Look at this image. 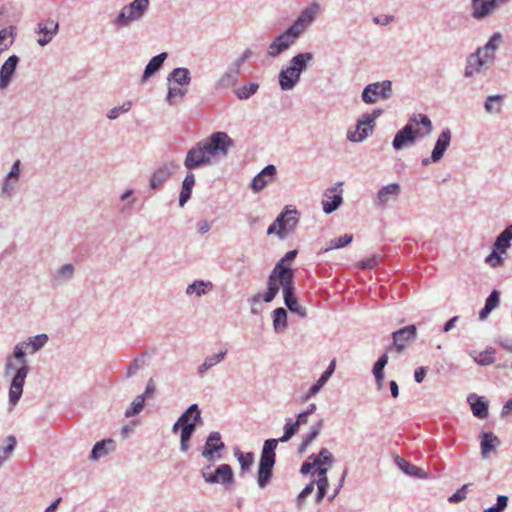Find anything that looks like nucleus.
<instances>
[{
  "label": "nucleus",
  "mask_w": 512,
  "mask_h": 512,
  "mask_svg": "<svg viewBox=\"0 0 512 512\" xmlns=\"http://www.w3.org/2000/svg\"><path fill=\"white\" fill-rule=\"evenodd\" d=\"M276 168L274 165L266 166L252 181V189L254 192L261 191L268 183L274 180Z\"/></svg>",
  "instance_id": "4be33fe9"
},
{
  "label": "nucleus",
  "mask_w": 512,
  "mask_h": 512,
  "mask_svg": "<svg viewBox=\"0 0 512 512\" xmlns=\"http://www.w3.org/2000/svg\"><path fill=\"white\" fill-rule=\"evenodd\" d=\"M144 401H145V397L144 395H140L138 396L133 402H132V407L131 409H128L126 411V416L127 417H130V416H133L137 413H139L142 408H143V405H144Z\"/></svg>",
  "instance_id": "49530a36"
},
{
  "label": "nucleus",
  "mask_w": 512,
  "mask_h": 512,
  "mask_svg": "<svg viewBox=\"0 0 512 512\" xmlns=\"http://www.w3.org/2000/svg\"><path fill=\"white\" fill-rule=\"evenodd\" d=\"M226 353H227V350H223L211 357L206 358L204 363L199 368V373L203 374L205 371L212 368L217 363L221 362L224 359Z\"/></svg>",
  "instance_id": "e433bc0d"
},
{
  "label": "nucleus",
  "mask_w": 512,
  "mask_h": 512,
  "mask_svg": "<svg viewBox=\"0 0 512 512\" xmlns=\"http://www.w3.org/2000/svg\"><path fill=\"white\" fill-rule=\"evenodd\" d=\"M450 140H451V132L449 129H445L441 132V134L439 135V138L436 142V145L432 151V154H431V158H426V159H423L422 161V164L423 165H428L430 164L431 162H437L439 161L444 152L446 151V149L448 148L449 144H450Z\"/></svg>",
  "instance_id": "f3484780"
},
{
  "label": "nucleus",
  "mask_w": 512,
  "mask_h": 512,
  "mask_svg": "<svg viewBox=\"0 0 512 512\" xmlns=\"http://www.w3.org/2000/svg\"><path fill=\"white\" fill-rule=\"evenodd\" d=\"M397 464L401 468V470H403L408 475L420 477V478L426 477V473H424L419 467L409 463L408 461L404 460L403 458H398Z\"/></svg>",
  "instance_id": "f704fd0d"
},
{
  "label": "nucleus",
  "mask_w": 512,
  "mask_h": 512,
  "mask_svg": "<svg viewBox=\"0 0 512 512\" xmlns=\"http://www.w3.org/2000/svg\"><path fill=\"white\" fill-rule=\"evenodd\" d=\"M387 363H388V352L386 351V353H384L377 360V362L374 364V367H373V374L375 376V379H376V382L378 385V389H381L383 386V381H384L383 370Z\"/></svg>",
  "instance_id": "7c9ffc66"
},
{
  "label": "nucleus",
  "mask_w": 512,
  "mask_h": 512,
  "mask_svg": "<svg viewBox=\"0 0 512 512\" xmlns=\"http://www.w3.org/2000/svg\"><path fill=\"white\" fill-rule=\"evenodd\" d=\"M211 288L210 282L199 281L195 282L187 287V294H197L198 296L206 293Z\"/></svg>",
  "instance_id": "79ce46f5"
},
{
  "label": "nucleus",
  "mask_w": 512,
  "mask_h": 512,
  "mask_svg": "<svg viewBox=\"0 0 512 512\" xmlns=\"http://www.w3.org/2000/svg\"><path fill=\"white\" fill-rule=\"evenodd\" d=\"M16 445V438L14 436H9L7 438V446L3 448L2 452L4 454L3 460L7 459L8 455L14 450Z\"/></svg>",
  "instance_id": "864d4df0"
},
{
  "label": "nucleus",
  "mask_w": 512,
  "mask_h": 512,
  "mask_svg": "<svg viewBox=\"0 0 512 512\" xmlns=\"http://www.w3.org/2000/svg\"><path fill=\"white\" fill-rule=\"evenodd\" d=\"M235 456L237 457L239 463H240V466H241V469L242 471H248L253 462H254V455L253 453L249 452V453H243L242 451L240 450H236L235 451Z\"/></svg>",
  "instance_id": "ea45409f"
},
{
  "label": "nucleus",
  "mask_w": 512,
  "mask_h": 512,
  "mask_svg": "<svg viewBox=\"0 0 512 512\" xmlns=\"http://www.w3.org/2000/svg\"><path fill=\"white\" fill-rule=\"evenodd\" d=\"M58 23L54 20H46L38 24L37 32L43 36L38 39L41 46L48 44L58 31Z\"/></svg>",
  "instance_id": "5701e85b"
},
{
  "label": "nucleus",
  "mask_w": 512,
  "mask_h": 512,
  "mask_svg": "<svg viewBox=\"0 0 512 512\" xmlns=\"http://www.w3.org/2000/svg\"><path fill=\"white\" fill-rule=\"evenodd\" d=\"M210 229V225L207 221H202L198 224V232L201 234H205Z\"/></svg>",
  "instance_id": "0e129e2a"
},
{
  "label": "nucleus",
  "mask_w": 512,
  "mask_h": 512,
  "mask_svg": "<svg viewBox=\"0 0 512 512\" xmlns=\"http://www.w3.org/2000/svg\"><path fill=\"white\" fill-rule=\"evenodd\" d=\"M377 264V261H376V258H369L367 260H364L362 261L359 266L362 268V269H372L376 266Z\"/></svg>",
  "instance_id": "4d7b16f0"
},
{
  "label": "nucleus",
  "mask_w": 512,
  "mask_h": 512,
  "mask_svg": "<svg viewBox=\"0 0 512 512\" xmlns=\"http://www.w3.org/2000/svg\"><path fill=\"white\" fill-rule=\"evenodd\" d=\"M233 140L225 132H215L208 138L199 141L188 152L184 161L187 169L211 165L216 160L227 156Z\"/></svg>",
  "instance_id": "f257e3e1"
},
{
  "label": "nucleus",
  "mask_w": 512,
  "mask_h": 512,
  "mask_svg": "<svg viewBox=\"0 0 512 512\" xmlns=\"http://www.w3.org/2000/svg\"><path fill=\"white\" fill-rule=\"evenodd\" d=\"M314 491V483L308 484L299 494L298 501H303L306 497H308Z\"/></svg>",
  "instance_id": "6e6d98bb"
},
{
  "label": "nucleus",
  "mask_w": 512,
  "mask_h": 512,
  "mask_svg": "<svg viewBox=\"0 0 512 512\" xmlns=\"http://www.w3.org/2000/svg\"><path fill=\"white\" fill-rule=\"evenodd\" d=\"M47 340V335L40 334L16 345L13 354L15 360L9 359L6 364V373H9L10 370L16 371L9 390V402L11 405H16L23 393V386L28 373L27 361L25 359L26 349L31 347L30 352L34 353L44 346Z\"/></svg>",
  "instance_id": "f03ea898"
},
{
  "label": "nucleus",
  "mask_w": 512,
  "mask_h": 512,
  "mask_svg": "<svg viewBox=\"0 0 512 512\" xmlns=\"http://www.w3.org/2000/svg\"><path fill=\"white\" fill-rule=\"evenodd\" d=\"M319 10L320 7L318 4H313L305 9L292 25V30H295L296 33L301 34L305 27L315 19V16L318 14Z\"/></svg>",
  "instance_id": "412c9836"
},
{
  "label": "nucleus",
  "mask_w": 512,
  "mask_h": 512,
  "mask_svg": "<svg viewBox=\"0 0 512 512\" xmlns=\"http://www.w3.org/2000/svg\"><path fill=\"white\" fill-rule=\"evenodd\" d=\"M501 413L502 416H507L512 413V398L503 406Z\"/></svg>",
  "instance_id": "680f3d73"
},
{
  "label": "nucleus",
  "mask_w": 512,
  "mask_h": 512,
  "mask_svg": "<svg viewBox=\"0 0 512 512\" xmlns=\"http://www.w3.org/2000/svg\"><path fill=\"white\" fill-rule=\"evenodd\" d=\"M202 476L206 482L229 484L233 481L232 468L228 464L220 465L215 472L210 471V467L203 469Z\"/></svg>",
  "instance_id": "4468645a"
},
{
  "label": "nucleus",
  "mask_w": 512,
  "mask_h": 512,
  "mask_svg": "<svg viewBox=\"0 0 512 512\" xmlns=\"http://www.w3.org/2000/svg\"><path fill=\"white\" fill-rule=\"evenodd\" d=\"M507 0H472V16L481 19L490 14L498 5Z\"/></svg>",
  "instance_id": "6ab92c4d"
},
{
  "label": "nucleus",
  "mask_w": 512,
  "mask_h": 512,
  "mask_svg": "<svg viewBox=\"0 0 512 512\" xmlns=\"http://www.w3.org/2000/svg\"><path fill=\"white\" fill-rule=\"evenodd\" d=\"M187 89L182 87H170L167 94V102L174 105L181 101L186 94Z\"/></svg>",
  "instance_id": "a19ab883"
},
{
  "label": "nucleus",
  "mask_w": 512,
  "mask_h": 512,
  "mask_svg": "<svg viewBox=\"0 0 512 512\" xmlns=\"http://www.w3.org/2000/svg\"><path fill=\"white\" fill-rule=\"evenodd\" d=\"M297 223V211L286 209L276 218L274 223L269 226L267 234H276L280 238H284L295 228Z\"/></svg>",
  "instance_id": "1a4fd4ad"
},
{
  "label": "nucleus",
  "mask_w": 512,
  "mask_h": 512,
  "mask_svg": "<svg viewBox=\"0 0 512 512\" xmlns=\"http://www.w3.org/2000/svg\"><path fill=\"white\" fill-rule=\"evenodd\" d=\"M392 20V17L389 16H381V17H375L374 22L376 24H382L387 25Z\"/></svg>",
  "instance_id": "69168bd1"
},
{
  "label": "nucleus",
  "mask_w": 512,
  "mask_h": 512,
  "mask_svg": "<svg viewBox=\"0 0 512 512\" xmlns=\"http://www.w3.org/2000/svg\"><path fill=\"white\" fill-rule=\"evenodd\" d=\"M112 443H113L112 440H102L100 442H97L92 449V453H91L92 459L97 460L98 458L105 455L107 453V450L105 449V445L112 444Z\"/></svg>",
  "instance_id": "c03bdc74"
},
{
  "label": "nucleus",
  "mask_w": 512,
  "mask_h": 512,
  "mask_svg": "<svg viewBox=\"0 0 512 512\" xmlns=\"http://www.w3.org/2000/svg\"><path fill=\"white\" fill-rule=\"evenodd\" d=\"M312 58L311 53H301L292 58L290 66L282 70L279 75V83L283 90H290L295 86L300 73L306 68V62Z\"/></svg>",
  "instance_id": "423d86ee"
},
{
  "label": "nucleus",
  "mask_w": 512,
  "mask_h": 512,
  "mask_svg": "<svg viewBox=\"0 0 512 512\" xmlns=\"http://www.w3.org/2000/svg\"><path fill=\"white\" fill-rule=\"evenodd\" d=\"M381 114V110L377 109L372 112V114H364L359 119L358 124L356 126V130L353 132H349L347 137L352 142H360L364 140L374 128V121Z\"/></svg>",
  "instance_id": "9d476101"
},
{
  "label": "nucleus",
  "mask_w": 512,
  "mask_h": 512,
  "mask_svg": "<svg viewBox=\"0 0 512 512\" xmlns=\"http://www.w3.org/2000/svg\"><path fill=\"white\" fill-rule=\"evenodd\" d=\"M353 239L352 235L345 234L331 241V248H342L348 245Z\"/></svg>",
  "instance_id": "09e8293b"
},
{
  "label": "nucleus",
  "mask_w": 512,
  "mask_h": 512,
  "mask_svg": "<svg viewBox=\"0 0 512 512\" xmlns=\"http://www.w3.org/2000/svg\"><path fill=\"white\" fill-rule=\"evenodd\" d=\"M392 95L391 81H383L369 84L362 93V99L367 104L375 103L379 98L388 99Z\"/></svg>",
  "instance_id": "9b49d317"
},
{
  "label": "nucleus",
  "mask_w": 512,
  "mask_h": 512,
  "mask_svg": "<svg viewBox=\"0 0 512 512\" xmlns=\"http://www.w3.org/2000/svg\"><path fill=\"white\" fill-rule=\"evenodd\" d=\"M496 350L493 347H488L484 351H473L470 353L471 357L479 365H490L495 361Z\"/></svg>",
  "instance_id": "a878e982"
},
{
  "label": "nucleus",
  "mask_w": 512,
  "mask_h": 512,
  "mask_svg": "<svg viewBox=\"0 0 512 512\" xmlns=\"http://www.w3.org/2000/svg\"><path fill=\"white\" fill-rule=\"evenodd\" d=\"M432 130L430 119L422 114L414 115L410 118L406 126L401 129L393 140V147L396 150L412 144L417 137L427 135Z\"/></svg>",
  "instance_id": "20e7f679"
},
{
  "label": "nucleus",
  "mask_w": 512,
  "mask_h": 512,
  "mask_svg": "<svg viewBox=\"0 0 512 512\" xmlns=\"http://www.w3.org/2000/svg\"><path fill=\"white\" fill-rule=\"evenodd\" d=\"M167 57V53L163 52L155 57H153L149 63L147 64L144 74L142 76V81L144 82L150 75L160 69L164 60Z\"/></svg>",
  "instance_id": "2f4dec72"
},
{
  "label": "nucleus",
  "mask_w": 512,
  "mask_h": 512,
  "mask_svg": "<svg viewBox=\"0 0 512 512\" xmlns=\"http://www.w3.org/2000/svg\"><path fill=\"white\" fill-rule=\"evenodd\" d=\"M499 444V439L491 432H485L482 434L481 441V454L483 457H487L489 452L494 450L495 446Z\"/></svg>",
  "instance_id": "c756f323"
},
{
  "label": "nucleus",
  "mask_w": 512,
  "mask_h": 512,
  "mask_svg": "<svg viewBox=\"0 0 512 512\" xmlns=\"http://www.w3.org/2000/svg\"><path fill=\"white\" fill-rule=\"evenodd\" d=\"M309 460H311L312 462H310V461L304 462L302 467H301V472L303 474H306V473H309V472H313L314 468L317 465H320V464H332L333 456H332V454L326 448H323V449H321L319 455H317V456L316 455H312V456L309 457Z\"/></svg>",
  "instance_id": "aec40b11"
},
{
  "label": "nucleus",
  "mask_w": 512,
  "mask_h": 512,
  "mask_svg": "<svg viewBox=\"0 0 512 512\" xmlns=\"http://www.w3.org/2000/svg\"><path fill=\"white\" fill-rule=\"evenodd\" d=\"M195 184V177L193 173H188L184 178L182 184V190L179 196V205L183 206L190 198L192 193V188Z\"/></svg>",
  "instance_id": "c85d7f7f"
},
{
  "label": "nucleus",
  "mask_w": 512,
  "mask_h": 512,
  "mask_svg": "<svg viewBox=\"0 0 512 512\" xmlns=\"http://www.w3.org/2000/svg\"><path fill=\"white\" fill-rule=\"evenodd\" d=\"M508 504V497L504 495H500L497 498L496 505L487 508L484 510V512H503V510L507 507Z\"/></svg>",
  "instance_id": "de8ad7c7"
},
{
  "label": "nucleus",
  "mask_w": 512,
  "mask_h": 512,
  "mask_svg": "<svg viewBox=\"0 0 512 512\" xmlns=\"http://www.w3.org/2000/svg\"><path fill=\"white\" fill-rule=\"evenodd\" d=\"M342 182L336 183L324 193L322 201L323 210L329 214L335 211L342 203Z\"/></svg>",
  "instance_id": "2eb2a0df"
},
{
  "label": "nucleus",
  "mask_w": 512,
  "mask_h": 512,
  "mask_svg": "<svg viewBox=\"0 0 512 512\" xmlns=\"http://www.w3.org/2000/svg\"><path fill=\"white\" fill-rule=\"evenodd\" d=\"M323 421L320 420L315 426L312 427L311 431L303 438L302 443L299 446V451L304 452L307 447L314 441L319 435L322 429Z\"/></svg>",
  "instance_id": "c9c22d12"
},
{
  "label": "nucleus",
  "mask_w": 512,
  "mask_h": 512,
  "mask_svg": "<svg viewBox=\"0 0 512 512\" xmlns=\"http://www.w3.org/2000/svg\"><path fill=\"white\" fill-rule=\"evenodd\" d=\"M469 401L474 416L480 419L488 417V404L481 397L472 395L469 397Z\"/></svg>",
  "instance_id": "cd10ccee"
},
{
  "label": "nucleus",
  "mask_w": 512,
  "mask_h": 512,
  "mask_svg": "<svg viewBox=\"0 0 512 512\" xmlns=\"http://www.w3.org/2000/svg\"><path fill=\"white\" fill-rule=\"evenodd\" d=\"M502 98L499 95L489 96L485 102V109L489 113H499L501 110Z\"/></svg>",
  "instance_id": "37998d69"
},
{
  "label": "nucleus",
  "mask_w": 512,
  "mask_h": 512,
  "mask_svg": "<svg viewBox=\"0 0 512 512\" xmlns=\"http://www.w3.org/2000/svg\"><path fill=\"white\" fill-rule=\"evenodd\" d=\"M500 302V293L497 290H493L489 297L486 299L485 305L491 310L495 309Z\"/></svg>",
  "instance_id": "8fccbe9b"
},
{
  "label": "nucleus",
  "mask_w": 512,
  "mask_h": 512,
  "mask_svg": "<svg viewBox=\"0 0 512 512\" xmlns=\"http://www.w3.org/2000/svg\"><path fill=\"white\" fill-rule=\"evenodd\" d=\"M297 431V424L287 423L285 426L284 435L281 438H279V440L268 439L264 442L258 468V485L261 488H264L268 484L272 476V470L275 464L276 457L275 450L278 442L288 441L290 438H292V436H294L297 433Z\"/></svg>",
  "instance_id": "7ed1b4c3"
},
{
  "label": "nucleus",
  "mask_w": 512,
  "mask_h": 512,
  "mask_svg": "<svg viewBox=\"0 0 512 512\" xmlns=\"http://www.w3.org/2000/svg\"><path fill=\"white\" fill-rule=\"evenodd\" d=\"M510 240L511 239L508 236H505V234L502 232L495 241V250L501 253H505L506 250L510 247Z\"/></svg>",
  "instance_id": "a18cd8bd"
},
{
  "label": "nucleus",
  "mask_w": 512,
  "mask_h": 512,
  "mask_svg": "<svg viewBox=\"0 0 512 512\" xmlns=\"http://www.w3.org/2000/svg\"><path fill=\"white\" fill-rule=\"evenodd\" d=\"M299 35L300 34L296 33L295 30H292L291 26L270 44L268 54L271 57L279 55L281 52L285 51Z\"/></svg>",
  "instance_id": "dca6fc26"
},
{
  "label": "nucleus",
  "mask_w": 512,
  "mask_h": 512,
  "mask_svg": "<svg viewBox=\"0 0 512 512\" xmlns=\"http://www.w3.org/2000/svg\"><path fill=\"white\" fill-rule=\"evenodd\" d=\"M314 410H315V405H311V408L308 411L302 412L298 415L297 420L294 422V424H297L298 428L300 425L306 424L308 415L313 413Z\"/></svg>",
  "instance_id": "5fc2aeb1"
},
{
  "label": "nucleus",
  "mask_w": 512,
  "mask_h": 512,
  "mask_svg": "<svg viewBox=\"0 0 512 512\" xmlns=\"http://www.w3.org/2000/svg\"><path fill=\"white\" fill-rule=\"evenodd\" d=\"M501 38L502 36L500 33H494L487 44L483 48H479L481 52L485 54L486 60H493L495 50L497 49Z\"/></svg>",
  "instance_id": "473e14b6"
},
{
  "label": "nucleus",
  "mask_w": 512,
  "mask_h": 512,
  "mask_svg": "<svg viewBox=\"0 0 512 512\" xmlns=\"http://www.w3.org/2000/svg\"><path fill=\"white\" fill-rule=\"evenodd\" d=\"M324 464H320V465H317L315 468H314V471L313 473L317 474V477L320 478V477H327L326 474H327V468L323 467Z\"/></svg>",
  "instance_id": "052dcab7"
},
{
  "label": "nucleus",
  "mask_w": 512,
  "mask_h": 512,
  "mask_svg": "<svg viewBox=\"0 0 512 512\" xmlns=\"http://www.w3.org/2000/svg\"><path fill=\"white\" fill-rule=\"evenodd\" d=\"M390 390H391V395L396 398L398 397V394H399V388H398V385L396 383V381L392 380L390 382Z\"/></svg>",
  "instance_id": "774afa93"
},
{
  "label": "nucleus",
  "mask_w": 512,
  "mask_h": 512,
  "mask_svg": "<svg viewBox=\"0 0 512 512\" xmlns=\"http://www.w3.org/2000/svg\"><path fill=\"white\" fill-rule=\"evenodd\" d=\"M486 262L492 266V267H497L499 265L502 264L503 262V259L502 257L498 254V252L496 250H494L487 258H486Z\"/></svg>",
  "instance_id": "603ef678"
},
{
  "label": "nucleus",
  "mask_w": 512,
  "mask_h": 512,
  "mask_svg": "<svg viewBox=\"0 0 512 512\" xmlns=\"http://www.w3.org/2000/svg\"><path fill=\"white\" fill-rule=\"evenodd\" d=\"M491 60H486L485 54L480 49L475 54H472L467 59L465 68V75L470 77L480 71V68Z\"/></svg>",
  "instance_id": "b1692460"
},
{
  "label": "nucleus",
  "mask_w": 512,
  "mask_h": 512,
  "mask_svg": "<svg viewBox=\"0 0 512 512\" xmlns=\"http://www.w3.org/2000/svg\"><path fill=\"white\" fill-rule=\"evenodd\" d=\"M61 275L65 276H71L73 273V266L71 264L64 265L61 270L59 271Z\"/></svg>",
  "instance_id": "e2e57ef3"
},
{
  "label": "nucleus",
  "mask_w": 512,
  "mask_h": 512,
  "mask_svg": "<svg viewBox=\"0 0 512 512\" xmlns=\"http://www.w3.org/2000/svg\"><path fill=\"white\" fill-rule=\"evenodd\" d=\"M416 334L417 329L415 325H408L393 332V344L387 349V352L394 350L396 353H402L409 342L415 339Z\"/></svg>",
  "instance_id": "f8f14e48"
},
{
  "label": "nucleus",
  "mask_w": 512,
  "mask_h": 512,
  "mask_svg": "<svg viewBox=\"0 0 512 512\" xmlns=\"http://www.w3.org/2000/svg\"><path fill=\"white\" fill-rule=\"evenodd\" d=\"M296 255H297V250H292V251L287 252L285 254V256L283 258H281L280 261L273 268L272 272L270 273V275L268 277L267 291L263 295V300L265 302H267V303L271 302L275 298L277 293L279 292L278 282H280V278H278V276L281 271H287L288 273L290 272L291 280L294 279V272L289 267L288 263L290 261L294 260Z\"/></svg>",
  "instance_id": "39448f33"
},
{
  "label": "nucleus",
  "mask_w": 512,
  "mask_h": 512,
  "mask_svg": "<svg viewBox=\"0 0 512 512\" xmlns=\"http://www.w3.org/2000/svg\"><path fill=\"white\" fill-rule=\"evenodd\" d=\"M278 278H280L278 285L279 288L282 287L283 289L284 302L286 306L291 312H295L302 317L305 316V309L299 305L298 299L294 296V286L293 280H291V273H288L287 271H281Z\"/></svg>",
  "instance_id": "6e6552de"
},
{
  "label": "nucleus",
  "mask_w": 512,
  "mask_h": 512,
  "mask_svg": "<svg viewBox=\"0 0 512 512\" xmlns=\"http://www.w3.org/2000/svg\"><path fill=\"white\" fill-rule=\"evenodd\" d=\"M198 420H200V410L196 404H193L185 411V413L173 426L174 431H176L179 426H182L180 447L184 452L188 450V442L193 431L195 430V422Z\"/></svg>",
  "instance_id": "0eeeda50"
},
{
  "label": "nucleus",
  "mask_w": 512,
  "mask_h": 512,
  "mask_svg": "<svg viewBox=\"0 0 512 512\" xmlns=\"http://www.w3.org/2000/svg\"><path fill=\"white\" fill-rule=\"evenodd\" d=\"M468 488V484L462 486V488L458 489L452 496L449 497L450 503H458L466 498V490Z\"/></svg>",
  "instance_id": "3c124183"
},
{
  "label": "nucleus",
  "mask_w": 512,
  "mask_h": 512,
  "mask_svg": "<svg viewBox=\"0 0 512 512\" xmlns=\"http://www.w3.org/2000/svg\"><path fill=\"white\" fill-rule=\"evenodd\" d=\"M170 176V171L167 167H160L157 169L151 179H150V185L152 189L159 188Z\"/></svg>",
  "instance_id": "72a5a7b5"
},
{
  "label": "nucleus",
  "mask_w": 512,
  "mask_h": 512,
  "mask_svg": "<svg viewBox=\"0 0 512 512\" xmlns=\"http://www.w3.org/2000/svg\"><path fill=\"white\" fill-rule=\"evenodd\" d=\"M18 61V57L12 55L4 62L0 70V88L7 87L16 70Z\"/></svg>",
  "instance_id": "393cba45"
},
{
  "label": "nucleus",
  "mask_w": 512,
  "mask_h": 512,
  "mask_svg": "<svg viewBox=\"0 0 512 512\" xmlns=\"http://www.w3.org/2000/svg\"><path fill=\"white\" fill-rule=\"evenodd\" d=\"M400 192V186L396 183L389 184L379 190L377 194V204L384 205L390 198H396Z\"/></svg>",
  "instance_id": "bb28decb"
},
{
  "label": "nucleus",
  "mask_w": 512,
  "mask_h": 512,
  "mask_svg": "<svg viewBox=\"0 0 512 512\" xmlns=\"http://www.w3.org/2000/svg\"><path fill=\"white\" fill-rule=\"evenodd\" d=\"M287 313L283 308H277L273 311V325L275 330H280L286 327Z\"/></svg>",
  "instance_id": "58836bf2"
},
{
  "label": "nucleus",
  "mask_w": 512,
  "mask_h": 512,
  "mask_svg": "<svg viewBox=\"0 0 512 512\" xmlns=\"http://www.w3.org/2000/svg\"><path fill=\"white\" fill-rule=\"evenodd\" d=\"M170 79L179 85H187L190 81V73L186 68H176L170 74Z\"/></svg>",
  "instance_id": "4c0bfd02"
},
{
  "label": "nucleus",
  "mask_w": 512,
  "mask_h": 512,
  "mask_svg": "<svg viewBox=\"0 0 512 512\" xmlns=\"http://www.w3.org/2000/svg\"><path fill=\"white\" fill-rule=\"evenodd\" d=\"M425 375H426L425 368H423V367L417 368L415 370V374H414L416 382L421 383L423 381Z\"/></svg>",
  "instance_id": "13d9d810"
},
{
  "label": "nucleus",
  "mask_w": 512,
  "mask_h": 512,
  "mask_svg": "<svg viewBox=\"0 0 512 512\" xmlns=\"http://www.w3.org/2000/svg\"><path fill=\"white\" fill-rule=\"evenodd\" d=\"M318 490H327L329 486L328 478L327 477H320L316 480Z\"/></svg>",
  "instance_id": "bf43d9fd"
},
{
  "label": "nucleus",
  "mask_w": 512,
  "mask_h": 512,
  "mask_svg": "<svg viewBox=\"0 0 512 512\" xmlns=\"http://www.w3.org/2000/svg\"><path fill=\"white\" fill-rule=\"evenodd\" d=\"M149 0H134L130 5L123 7L119 16L120 24H127L130 21L139 19L147 10Z\"/></svg>",
  "instance_id": "ddd939ff"
},
{
  "label": "nucleus",
  "mask_w": 512,
  "mask_h": 512,
  "mask_svg": "<svg viewBox=\"0 0 512 512\" xmlns=\"http://www.w3.org/2000/svg\"><path fill=\"white\" fill-rule=\"evenodd\" d=\"M224 449V443L221 440L220 433L212 432L209 434L204 449L202 451L203 457H205L208 461H214L220 456H216L215 453Z\"/></svg>",
  "instance_id": "a211bd4d"
},
{
  "label": "nucleus",
  "mask_w": 512,
  "mask_h": 512,
  "mask_svg": "<svg viewBox=\"0 0 512 512\" xmlns=\"http://www.w3.org/2000/svg\"><path fill=\"white\" fill-rule=\"evenodd\" d=\"M458 321V317L455 316V317H452L445 325H444V331L445 332H448L449 330H451L454 326H455V323Z\"/></svg>",
  "instance_id": "338daca9"
}]
</instances>
